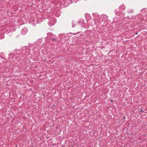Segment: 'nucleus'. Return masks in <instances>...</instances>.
Listing matches in <instances>:
<instances>
[{
    "label": "nucleus",
    "instance_id": "5",
    "mask_svg": "<svg viewBox=\"0 0 147 147\" xmlns=\"http://www.w3.org/2000/svg\"><path fill=\"white\" fill-rule=\"evenodd\" d=\"M138 33L137 32H136V33H135V34H138Z\"/></svg>",
    "mask_w": 147,
    "mask_h": 147
},
{
    "label": "nucleus",
    "instance_id": "6",
    "mask_svg": "<svg viewBox=\"0 0 147 147\" xmlns=\"http://www.w3.org/2000/svg\"><path fill=\"white\" fill-rule=\"evenodd\" d=\"M140 111H143V110H141Z\"/></svg>",
    "mask_w": 147,
    "mask_h": 147
},
{
    "label": "nucleus",
    "instance_id": "3",
    "mask_svg": "<svg viewBox=\"0 0 147 147\" xmlns=\"http://www.w3.org/2000/svg\"><path fill=\"white\" fill-rule=\"evenodd\" d=\"M111 102H113V100H111Z\"/></svg>",
    "mask_w": 147,
    "mask_h": 147
},
{
    "label": "nucleus",
    "instance_id": "1",
    "mask_svg": "<svg viewBox=\"0 0 147 147\" xmlns=\"http://www.w3.org/2000/svg\"><path fill=\"white\" fill-rule=\"evenodd\" d=\"M119 8V10H121L122 11L125 9V7L124 5H122L120 6Z\"/></svg>",
    "mask_w": 147,
    "mask_h": 147
},
{
    "label": "nucleus",
    "instance_id": "2",
    "mask_svg": "<svg viewBox=\"0 0 147 147\" xmlns=\"http://www.w3.org/2000/svg\"><path fill=\"white\" fill-rule=\"evenodd\" d=\"M52 40H54V41H55L56 40V38H52Z\"/></svg>",
    "mask_w": 147,
    "mask_h": 147
},
{
    "label": "nucleus",
    "instance_id": "4",
    "mask_svg": "<svg viewBox=\"0 0 147 147\" xmlns=\"http://www.w3.org/2000/svg\"><path fill=\"white\" fill-rule=\"evenodd\" d=\"M125 119V117H123V120L124 119Z\"/></svg>",
    "mask_w": 147,
    "mask_h": 147
}]
</instances>
